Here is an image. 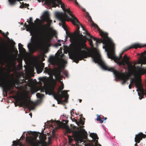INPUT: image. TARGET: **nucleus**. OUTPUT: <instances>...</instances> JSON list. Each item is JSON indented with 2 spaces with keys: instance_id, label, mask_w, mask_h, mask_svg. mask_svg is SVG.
<instances>
[{
  "instance_id": "nucleus-1",
  "label": "nucleus",
  "mask_w": 146,
  "mask_h": 146,
  "mask_svg": "<svg viewBox=\"0 0 146 146\" xmlns=\"http://www.w3.org/2000/svg\"><path fill=\"white\" fill-rule=\"evenodd\" d=\"M39 2L42 1L43 2L45 1V4L51 6L52 7H60L59 5H61L60 7L64 11L63 12H57L56 13L55 15L56 17L58 19L61 23L62 27L65 30H67L65 24L66 21H71L73 24L77 26L80 25L83 31H84L86 35L89 36L87 38L90 42V45L92 47H93V44L92 40L96 41V46H98V43H102L104 45L103 48L106 50L110 48L112 51H113L115 48V45L112 40L108 36V34L107 33L104 32L100 29L97 25L93 23V25L97 27L99 31L100 35L103 38V39H98L91 35L89 33L84 27L83 25H81L79 22L77 18L73 15L71 11L70 8L66 9L64 4L62 3L60 0H37Z\"/></svg>"
},
{
  "instance_id": "nucleus-2",
  "label": "nucleus",
  "mask_w": 146,
  "mask_h": 146,
  "mask_svg": "<svg viewBox=\"0 0 146 146\" xmlns=\"http://www.w3.org/2000/svg\"><path fill=\"white\" fill-rule=\"evenodd\" d=\"M79 29L80 27H77L76 31L74 33H77L76 36L79 43V45L78 46V52L76 54L70 56L69 58L73 60L76 63H78L80 60L83 59L85 60L84 59V58L91 57L92 58L93 61L95 63H98L102 69L113 72L116 78L123 80L121 83L122 84L124 85L125 84L129 79V76L126 74L121 73L116 70L114 69V68L110 67L107 66L102 60L100 53L98 50H95L92 51L88 50L87 51L81 50L83 46L85 44L86 40L89 41L87 39L89 36L86 35L87 36H84V37H82L83 35L81 33L80 34ZM83 33L86 34L85 31ZM89 44H90V43Z\"/></svg>"
},
{
  "instance_id": "nucleus-3",
  "label": "nucleus",
  "mask_w": 146,
  "mask_h": 146,
  "mask_svg": "<svg viewBox=\"0 0 146 146\" xmlns=\"http://www.w3.org/2000/svg\"><path fill=\"white\" fill-rule=\"evenodd\" d=\"M129 58L125 54L123 60L119 62V65L125 66L127 65L128 70L132 71L135 75L140 76L144 75L146 72V57L140 58L137 64H141L140 66L133 65L131 62L129 61Z\"/></svg>"
},
{
  "instance_id": "nucleus-4",
  "label": "nucleus",
  "mask_w": 146,
  "mask_h": 146,
  "mask_svg": "<svg viewBox=\"0 0 146 146\" xmlns=\"http://www.w3.org/2000/svg\"><path fill=\"white\" fill-rule=\"evenodd\" d=\"M3 69L0 67V70L1 71V73L5 74L4 76H0V86L2 88L3 91L6 93L9 91L11 94H12L14 92V85L10 82L9 74L3 72Z\"/></svg>"
},
{
  "instance_id": "nucleus-5",
  "label": "nucleus",
  "mask_w": 146,
  "mask_h": 146,
  "mask_svg": "<svg viewBox=\"0 0 146 146\" xmlns=\"http://www.w3.org/2000/svg\"><path fill=\"white\" fill-rule=\"evenodd\" d=\"M84 126L83 125L80 126V131L75 127L68 128L67 131L68 133H72V137L74 138L75 141L78 143H81L83 141V140L80 135V133L83 134L87 133L85 130L82 129Z\"/></svg>"
},
{
  "instance_id": "nucleus-6",
  "label": "nucleus",
  "mask_w": 146,
  "mask_h": 146,
  "mask_svg": "<svg viewBox=\"0 0 146 146\" xmlns=\"http://www.w3.org/2000/svg\"><path fill=\"white\" fill-rule=\"evenodd\" d=\"M43 19L44 21L47 23V24L42 25V31L40 33L44 36L48 37L49 34L48 31L50 30V25L52 22V21L50 19V14L48 11H45L44 12L43 15Z\"/></svg>"
},
{
  "instance_id": "nucleus-7",
  "label": "nucleus",
  "mask_w": 146,
  "mask_h": 146,
  "mask_svg": "<svg viewBox=\"0 0 146 146\" xmlns=\"http://www.w3.org/2000/svg\"><path fill=\"white\" fill-rule=\"evenodd\" d=\"M17 102L20 103L21 106L28 108L29 110H34L35 106L33 105L34 104L31 101H28L25 98V96L17 97Z\"/></svg>"
},
{
  "instance_id": "nucleus-8",
  "label": "nucleus",
  "mask_w": 146,
  "mask_h": 146,
  "mask_svg": "<svg viewBox=\"0 0 146 146\" xmlns=\"http://www.w3.org/2000/svg\"><path fill=\"white\" fill-rule=\"evenodd\" d=\"M132 72L135 75L138 76L139 77V79H135V80L132 79L130 80V83H131V84L133 85V83H135V86L138 89L140 92H141L143 95H144L145 94L144 90L143 88L141 82V76L142 75L140 76H137L135 74L132 72Z\"/></svg>"
},
{
  "instance_id": "nucleus-9",
  "label": "nucleus",
  "mask_w": 146,
  "mask_h": 146,
  "mask_svg": "<svg viewBox=\"0 0 146 146\" xmlns=\"http://www.w3.org/2000/svg\"><path fill=\"white\" fill-rule=\"evenodd\" d=\"M29 25H27L26 23L24 25V26L27 29L26 30L29 31L31 34H35L36 33V24L33 23V19L32 17L29 18V21H27Z\"/></svg>"
},
{
  "instance_id": "nucleus-10",
  "label": "nucleus",
  "mask_w": 146,
  "mask_h": 146,
  "mask_svg": "<svg viewBox=\"0 0 146 146\" xmlns=\"http://www.w3.org/2000/svg\"><path fill=\"white\" fill-rule=\"evenodd\" d=\"M66 63V61L62 59L60 62L61 67L58 68H56L54 71V75L56 78L62 79L63 76L61 75V73L62 72V68H64V65Z\"/></svg>"
},
{
  "instance_id": "nucleus-11",
  "label": "nucleus",
  "mask_w": 146,
  "mask_h": 146,
  "mask_svg": "<svg viewBox=\"0 0 146 146\" xmlns=\"http://www.w3.org/2000/svg\"><path fill=\"white\" fill-rule=\"evenodd\" d=\"M66 33L67 35L69 36L70 38V40L71 42L73 43L76 45V48L78 50V46L79 45V43H78L77 40V37L76 36V35L77 33H75L72 34L70 33L67 30H65Z\"/></svg>"
},
{
  "instance_id": "nucleus-12",
  "label": "nucleus",
  "mask_w": 146,
  "mask_h": 146,
  "mask_svg": "<svg viewBox=\"0 0 146 146\" xmlns=\"http://www.w3.org/2000/svg\"><path fill=\"white\" fill-rule=\"evenodd\" d=\"M39 36L35 35L32 40V43L38 46H42L44 44V41L43 38Z\"/></svg>"
},
{
  "instance_id": "nucleus-13",
  "label": "nucleus",
  "mask_w": 146,
  "mask_h": 146,
  "mask_svg": "<svg viewBox=\"0 0 146 146\" xmlns=\"http://www.w3.org/2000/svg\"><path fill=\"white\" fill-rule=\"evenodd\" d=\"M26 142L31 146H39L41 143L40 141L36 140L34 138L31 137L26 138Z\"/></svg>"
},
{
  "instance_id": "nucleus-14",
  "label": "nucleus",
  "mask_w": 146,
  "mask_h": 146,
  "mask_svg": "<svg viewBox=\"0 0 146 146\" xmlns=\"http://www.w3.org/2000/svg\"><path fill=\"white\" fill-rule=\"evenodd\" d=\"M66 90H63L62 91L60 89L57 90V94L54 95V97L55 100L57 101L58 104H59V101H58V99L61 100L64 96L65 94L67 92Z\"/></svg>"
},
{
  "instance_id": "nucleus-15",
  "label": "nucleus",
  "mask_w": 146,
  "mask_h": 146,
  "mask_svg": "<svg viewBox=\"0 0 146 146\" xmlns=\"http://www.w3.org/2000/svg\"><path fill=\"white\" fill-rule=\"evenodd\" d=\"M44 89L46 92H47L49 93L54 92L55 85L49 86L45 82H44Z\"/></svg>"
},
{
  "instance_id": "nucleus-16",
  "label": "nucleus",
  "mask_w": 146,
  "mask_h": 146,
  "mask_svg": "<svg viewBox=\"0 0 146 146\" xmlns=\"http://www.w3.org/2000/svg\"><path fill=\"white\" fill-rule=\"evenodd\" d=\"M146 137V135L143 134L142 132H140L137 135H136L135 138V142L137 143H139L141 140H142L143 138H145Z\"/></svg>"
},
{
  "instance_id": "nucleus-17",
  "label": "nucleus",
  "mask_w": 146,
  "mask_h": 146,
  "mask_svg": "<svg viewBox=\"0 0 146 146\" xmlns=\"http://www.w3.org/2000/svg\"><path fill=\"white\" fill-rule=\"evenodd\" d=\"M108 56V58L111 59L115 60H118L122 58L121 57L120 55L119 57H117L116 56L114 53L113 51H111L110 52H107Z\"/></svg>"
},
{
  "instance_id": "nucleus-18",
  "label": "nucleus",
  "mask_w": 146,
  "mask_h": 146,
  "mask_svg": "<svg viewBox=\"0 0 146 146\" xmlns=\"http://www.w3.org/2000/svg\"><path fill=\"white\" fill-rule=\"evenodd\" d=\"M54 121L58 126L60 127H62L66 125V123L68 122V120L64 119H62V122L59 121H56L55 120Z\"/></svg>"
},
{
  "instance_id": "nucleus-19",
  "label": "nucleus",
  "mask_w": 146,
  "mask_h": 146,
  "mask_svg": "<svg viewBox=\"0 0 146 146\" xmlns=\"http://www.w3.org/2000/svg\"><path fill=\"white\" fill-rule=\"evenodd\" d=\"M144 46L146 47V44L143 45L139 43H136L133 44L132 45V46L129 48H133L137 49L138 48H141ZM144 52L145 54L146 55V51H145Z\"/></svg>"
},
{
  "instance_id": "nucleus-20",
  "label": "nucleus",
  "mask_w": 146,
  "mask_h": 146,
  "mask_svg": "<svg viewBox=\"0 0 146 146\" xmlns=\"http://www.w3.org/2000/svg\"><path fill=\"white\" fill-rule=\"evenodd\" d=\"M64 96V97H63V98H65V99L64 100H62L63 98H62L61 100H60V99H58V101H59V104H60V103L62 104L63 103H67V102L68 99L69 97V95L67 94V92L66 93Z\"/></svg>"
},
{
  "instance_id": "nucleus-21",
  "label": "nucleus",
  "mask_w": 146,
  "mask_h": 146,
  "mask_svg": "<svg viewBox=\"0 0 146 146\" xmlns=\"http://www.w3.org/2000/svg\"><path fill=\"white\" fill-rule=\"evenodd\" d=\"M27 47L31 53H33L36 51V48L33 44L29 43Z\"/></svg>"
},
{
  "instance_id": "nucleus-22",
  "label": "nucleus",
  "mask_w": 146,
  "mask_h": 146,
  "mask_svg": "<svg viewBox=\"0 0 146 146\" xmlns=\"http://www.w3.org/2000/svg\"><path fill=\"white\" fill-rule=\"evenodd\" d=\"M44 67V64L43 63L38 66L37 67L36 69L37 73L38 74L41 73L42 72Z\"/></svg>"
},
{
  "instance_id": "nucleus-23",
  "label": "nucleus",
  "mask_w": 146,
  "mask_h": 146,
  "mask_svg": "<svg viewBox=\"0 0 146 146\" xmlns=\"http://www.w3.org/2000/svg\"><path fill=\"white\" fill-rule=\"evenodd\" d=\"M90 136L92 138L94 139L95 140L96 139H98V137L96 133H91L90 134Z\"/></svg>"
},
{
  "instance_id": "nucleus-24",
  "label": "nucleus",
  "mask_w": 146,
  "mask_h": 146,
  "mask_svg": "<svg viewBox=\"0 0 146 146\" xmlns=\"http://www.w3.org/2000/svg\"><path fill=\"white\" fill-rule=\"evenodd\" d=\"M13 145L15 146L17 145H22V144L21 143L19 140H18L17 141H13Z\"/></svg>"
},
{
  "instance_id": "nucleus-25",
  "label": "nucleus",
  "mask_w": 146,
  "mask_h": 146,
  "mask_svg": "<svg viewBox=\"0 0 146 146\" xmlns=\"http://www.w3.org/2000/svg\"><path fill=\"white\" fill-rule=\"evenodd\" d=\"M23 0H8L10 4L11 5H13L16 4L17 1H20Z\"/></svg>"
},
{
  "instance_id": "nucleus-26",
  "label": "nucleus",
  "mask_w": 146,
  "mask_h": 146,
  "mask_svg": "<svg viewBox=\"0 0 146 146\" xmlns=\"http://www.w3.org/2000/svg\"><path fill=\"white\" fill-rule=\"evenodd\" d=\"M29 6V4H27L26 3L24 4L23 2L22 3L21 5L20 6V8H23L24 7H27Z\"/></svg>"
},
{
  "instance_id": "nucleus-27",
  "label": "nucleus",
  "mask_w": 146,
  "mask_h": 146,
  "mask_svg": "<svg viewBox=\"0 0 146 146\" xmlns=\"http://www.w3.org/2000/svg\"><path fill=\"white\" fill-rule=\"evenodd\" d=\"M71 119L72 121H73V119ZM74 120L75 121H77V120H78V121H79V122L80 124L82 125H83L84 124V121L82 120V119H74Z\"/></svg>"
},
{
  "instance_id": "nucleus-28",
  "label": "nucleus",
  "mask_w": 146,
  "mask_h": 146,
  "mask_svg": "<svg viewBox=\"0 0 146 146\" xmlns=\"http://www.w3.org/2000/svg\"><path fill=\"white\" fill-rule=\"evenodd\" d=\"M0 33L3 36L6 37L9 40V38L7 36V35H6L5 33L3 32L1 30H0Z\"/></svg>"
},
{
  "instance_id": "nucleus-29",
  "label": "nucleus",
  "mask_w": 146,
  "mask_h": 146,
  "mask_svg": "<svg viewBox=\"0 0 146 146\" xmlns=\"http://www.w3.org/2000/svg\"><path fill=\"white\" fill-rule=\"evenodd\" d=\"M132 46V45L130 47H129L126 49H125V50H124V51H123L120 54V56H121V58L122 57V55L123 54V52H124L125 51H127V50H128L129 49H130L131 48H129L131 47V46Z\"/></svg>"
},
{
  "instance_id": "nucleus-30",
  "label": "nucleus",
  "mask_w": 146,
  "mask_h": 146,
  "mask_svg": "<svg viewBox=\"0 0 146 146\" xmlns=\"http://www.w3.org/2000/svg\"><path fill=\"white\" fill-rule=\"evenodd\" d=\"M42 94H40L39 93H37L36 94V96L37 97L40 98H42Z\"/></svg>"
},
{
  "instance_id": "nucleus-31",
  "label": "nucleus",
  "mask_w": 146,
  "mask_h": 146,
  "mask_svg": "<svg viewBox=\"0 0 146 146\" xmlns=\"http://www.w3.org/2000/svg\"><path fill=\"white\" fill-rule=\"evenodd\" d=\"M68 137L69 139V143H71L73 141V139L71 138V136L70 135H68Z\"/></svg>"
},
{
  "instance_id": "nucleus-32",
  "label": "nucleus",
  "mask_w": 146,
  "mask_h": 146,
  "mask_svg": "<svg viewBox=\"0 0 146 146\" xmlns=\"http://www.w3.org/2000/svg\"><path fill=\"white\" fill-rule=\"evenodd\" d=\"M64 88V84L62 82L61 86L59 87V89H60V90H62Z\"/></svg>"
},
{
  "instance_id": "nucleus-33",
  "label": "nucleus",
  "mask_w": 146,
  "mask_h": 146,
  "mask_svg": "<svg viewBox=\"0 0 146 146\" xmlns=\"http://www.w3.org/2000/svg\"><path fill=\"white\" fill-rule=\"evenodd\" d=\"M61 42L60 40H58V43H56V46H60L61 45V44L60 43Z\"/></svg>"
},
{
  "instance_id": "nucleus-34",
  "label": "nucleus",
  "mask_w": 146,
  "mask_h": 146,
  "mask_svg": "<svg viewBox=\"0 0 146 146\" xmlns=\"http://www.w3.org/2000/svg\"><path fill=\"white\" fill-rule=\"evenodd\" d=\"M63 74H64L66 77L68 78V74L67 72L65 71H64L62 72Z\"/></svg>"
},
{
  "instance_id": "nucleus-35",
  "label": "nucleus",
  "mask_w": 146,
  "mask_h": 146,
  "mask_svg": "<svg viewBox=\"0 0 146 146\" xmlns=\"http://www.w3.org/2000/svg\"><path fill=\"white\" fill-rule=\"evenodd\" d=\"M19 49V50H20V49L23 48V45L21 44L20 43H19L18 44Z\"/></svg>"
},
{
  "instance_id": "nucleus-36",
  "label": "nucleus",
  "mask_w": 146,
  "mask_h": 146,
  "mask_svg": "<svg viewBox=\"0 0 146 146\" xmlns=\"http://www.w3.org/2000/svg\"><path fill=\"white\" fill-rule=\"evenodd\" d=\"M101 146V145L98 143V140H96V142L95 143V146Z\"/></svg>"
},
{
  "instance_id": "nucleus-37",
  "label": "nucleus",
  "mask_w": 146,
  "mask_h": 146,
  "mask_svg": "<svg viewBox=\"0 0 146 146\" xmlns=\"http://www.w3.org/2000/svg\"><path fill=\"white\" fill-rule=\"evenodd\" d=\"M96 120L100 123H102L103 122L104 120H102V119H96Z\"/></svg>"
},
{
  "instance_id": "nucleus-38",
  "label": "nucleus",
  "mask_w": 146,
  "mask_h": 146,
  "mask_svg": "<svg viewBox=\"0 0 146 146\" xmlns=\"http://www.w3.org/2000/svg\"><path fill=\"white\" fill-rule=\"evenodd\" d=\"M20 51H21L23 52H24L25 51V49L23 48H21L20 49V50H19Z\"/></svg>"
},
{
  "instance_id": "nucleus-39",
  "label": "nucleus",
  "mask_w": 146,
  "mask_h": 146,
  "mask_svg": "<svg viewBox=\"0 0 146 146\" xmlns=\"http://www.w3.org/2000/svg\"><path fill=\"white\" fill-rule=\"evenodd\" d=\"M79 116L80 117L79 119H85L83 117V115L82 114L80 115Z\"/></svg>"
},
{
  "instance_id": "nucleus-40",
  "label": "nucleus",
  "mask_w": 146,
  "mask_h": 146,
  "mask_svg": "<svg viewBox=\"0 0 146 146\" xmlns=\"http://www.w3.org/2000/svg\"><path fill=\"white\" fill-rule=\"evenodd\" d=\"M15 59H13L12 60V63L14 65H15Z\"/></svg>"
},
{
  "instance_id": "nucleus-41",
  "label": "nucleus",
  "mask_w": 146,
  "mask_h": 146,
  "mask_svg": "<svg viewBox=\"0 0 146 146\" xmlns=\"http://www.w3.org/2000/svg\"><path fill=\"white\" fill-rule=\"evenodd\" d=\"M45 72H48V68L47 67H46L45 68Z\"/></svg>"
},
{
  "instance_id": "nucleus-42",
  "label": "nucleus",
  "mask_w": 146,
  "mask_h": 146,
  "mask_svg": "<svg viewBox=\"0 0 146 146\" xmlns=\"http://www.w3.org/2000/svg\"><path fill=\"white\" fill-rule=\"evenodd\" d=\"M96 115L97 116V119H101L100 115H99L98 114H97Z\"/></svg>"
},
{
  "instance_id": "nucleus-43",
  "label": "nucleus",
  "mask_w": 146,
  "mask_h": 146,
  "mask_svg": "<svg viewBox=\"0 0 146 146\" xmlns=\"http://www.w3.org/2000/svg\"><path fill=\"white\" fill-rule=\"evenodd\" d=\"M131 85H132L131 84V83H130V84H129V89H131V87H132Z\"/></svg>"
},
{
  "instance_id": "nucleus-44",
  "label": "nucleus",
  "mask_w": 146,
  "mask_h": 146,
  "mask_svg": "<svg viewBox=\"0 0 146 146\" xmlns=\"http://www.w3.org/2000/svg\"><path fill=\"white\" fill-rule=\"evenodd\" d=\"M36 20H37L38 21V23H38V22L40 21L39 19H38L36 18V20L35 21V23H36Z\"/></svg>"
},
{
  "instance_id": "nucleus-45",
  "label": "nucleus",
  "mask_w": 146,
  "mask_h": 146,
  "mask_svg": "<svg viewBox=\"0 0 146 146\" xmlns=\"http://www.w3.org/2000/svg\"><path fill=\"white\" fill-rule=\"evenodd\" d=\"M20 83V82L19 81H18L16 82V84L18 85V84H19Z\"/></svg>"
},
{
  "instance_id": "nucleus-46",
  "label": "nucleus",
  "mask_w": 146,
  "mask_h": 146,
  "mask_svg": "<svg viewBox=\"0 0 146 146\" xmlns=\"http://www.w3.org/2000/svg\"><path fill=\"white\" fill-rule=\"evenodd\" d=\"M32 113H29V115L30 116H31V118H32Z\"/></svg>"
},
{
  "instance_id": "nucleus-47",
  "label": "nucleus",
  "mask_w": 146,
  "mask_h": 146,
  "mask_svg": "<svg viewBox=\"0 0 146 146\" xmlns=\"http://www.w3.org/2000/svg\"><path fill=\"white\" fill-rule=\"evenodd\" d=\"M72 113H74L73 112V111H70V113H71V115H72Z\"/></svg>"
},
{
  "instance_id": "nucleus-48",
  "label": "nucleus",
  "mask_w": 146,
  "mask_h": 146,
  "mask_svg": "<svg viewBox=\"0 0 146 146\" xmlns=\"http://www.w3.org/2000/svg\"><path fill=\"white\" fill-rule=\"evenodd\" d=\"M14 87H15V88H16V89H18L19 87L18 86H15V85H14Z\"/></svg>"
},
{
  "instance_id": "nucleus-49",
  "label": "nucleus",
  "mask_w": 146,
  "mask_h": 146,
  "mask_svg": "<svg viewBox=\"0 0 146 146\" xmlns=\"http://www.w3.org/2000/svg\"><path fill=\"white\" fill-rule=\"evenodd\" d=\"M135 146H138V145L137 143H135Z\"/></svg>"
},
{
  "instance_id": "nucleus-50",
  "label": "nucleus",
  "mask_w": 146,
  "mask_h": 146,
  "mask_svg": "<svg viewBox=\"0 0 146 146\" xmlns=\"http://www.w3.org/2000/svg\"><path fill=\"white\" fill-rule=\"evenodd\" d=\"M79 102L80 103V102H82V100H81V99H79Z\"/></svg>"
},
{
  "instance_id": "nucleus-51",
  "label": "nucleus",
  "mask_w": 146,
  "mask_h": 146,
  "mask_svg": "<svg viewBox=\"0 0 146 146\" xmlns=\"http://www.w3.org/2000/svg\"><path fill=\"white\" fill-rule=\"evenodd\" d=\"M72 146H78V145H75L74 144H73Z\"/></svg>"
},
{
  "instance_id": "nucleus-52",
  "label": "nucleus",
  "mask_w": 146,
  "mask_h": 146,
  "mask_svg": "<svg viewBox=\"0 0 146 146\" xmlns=\"http://www.w3.org/2000/svg\"><path fill=\"white\" fill-rule=\"evenodd\" d=\"M41 142V143H41V142ZM40 145V144H39ZM40 145H39V146ZM40 146H44V145L43 144H42Z\"/></svg>"
},
{
  "instance_id": "nucleus-53",
  "label": "nucleus",
  "mask_w": 146,
  "mask_h": 146,
  "mask_svg": "<svg viewBox=\"0 0 146 146\" xmlns=\"http://www.w3.org/2000/svg\"><path fill=\"white\" fill-rule=\"evenodd\" d=\"M90 17V19H91V21H92V19H91V17Z\"/></svg>"
},
{
  "instance_id": "nucleus-54",
  "label": "nucleus",
  "mask_w": 146,
  "mask_h": 146,
  "mask_svg": "<svg viewBox=\"0 0 146 146\" xmlns=\"http://www.w3.org/2000/svg\"><path fill=\"white\" fill-rule=\"evenodd\" d=\"M6 34H5V35H7L9 34V33H8V32H7V33H6Z\"/></svg>"
},
{
  "instance_id": "nucleus-55",
  "label": "nucleus",
  "mask_w": 146,
  "mask_h": 146,
  "mask_svg": "<svg viewBox=\"0 0 146 146\" xmlns=\"http://www.w3.org/2000/svg\"><path fill=\"white\" fill-rule=\"evenodd\" d=\"M20 139V140H22L23 139V138H22V137H21Z\"/></svg>"
},
{
  "instance_id": "nucleus-56",
  "label": "nucleus",
  "mask_w": 146,
  "mask_h": 146,
  "mask_svg": "<svg viewBox=\"0 0 146 146\" xmlns=\"http://www.w3.org/2000/svg\"><path fill=\"white\" fill-rule=\"evenodd\" d=\"M138 94H139V96H140V94L139 93H138Z\"/></svg>"
},
{
  "instance_id": "nucleus-57",
  "label": "nucleus",
  "mask_w": 146,
  "mask_h": 146,
  "mask_svg": "<svg viewBox=\"0 0 146 146\" xmlns=\"http://www.w3.org/2000/svg\"><path fill=\"white\" fill-rule=\"evenodd\" d=\"M102 119H107V117L104 118V117Z\"/></svg>"
},
{
  "instance_id": "nucleus-58",
  "label": "nucleus",
  "mask_w": 146,
  "mask_h": 146,
  "mask_svg": "<svg viewBox=\"0 0 146 146\" xmlns=\"http://www.w3.org/2000/svg\"><path fill=\"white\" fill-rule=\"evenodd\" d=\"M70 119H72L71 117H70ZM73 119H75V117H74V118H73Z\"/></svg>"
},
{
  "instance_id": "nucleus-59",
  "label": "nucleus",
  "mask_w": 146,
  "mask_h": 146,
  "mask_svg": "<svg viewBox=\"0 0 146 146\" xmlns=\"http://www.w3.org/2000/svg\"><path fill=\"white\" fill-rule=\"evenodd\" d=\"M143 98V97H142V96L141 97V98H140V99H142V98Z\"/></svg>"
},
{
  "instance_id": "nucleus-60",
  "label": "nucleus",
  "mask_w": 146,
  "mask_h": 146,
  "mask_svg": "<svg viewBox=\"0 0 146 146\" xmlns=\"http://www.w3.org/2000/svg\"><path fill=\"white\" fill-rule=\"evenodd\" d=\"M65 117H66L67 119V118H68L67 117H66V115H65Z\"/></svg>"
},
{
  "instance_id": "nucleus-61",
  "label": "nucleus",
  "mask_w": 146,
  "mask_h": 146,
  "mask_svg": "<svg viewBox=\"0 0 146 146\" xmlns=\"http://www.w3.org/2000/svg\"><path fill=\"white\" fill-rule=\"evenodd\" d=\"M48 40V42H50V41L49 40Z\"/></svg>"
},
{
  "instance_id": "nucleus-62",
  "label": "nucleus",
  "mask_w": 146,
  "mask_h": 146,
  "mask_svg": "<svg viewBox=\"0 0 146 146\" xmlns=\"http://www.w3.org/2000/svg\"><path fill=\"white\" fill-rule=\"evenodd\" d=\"M105 120H106V119H104Z\"/></svg>"
},
{
  "instance_id": "nucleus-63",
  "label": "nucleus",
  "mask_w": 146,
  "mask_h": 146,
  "mask_svg": "<svg viewBox=\"0 0 146 146\" xmlns=\"http://www.w3.org/2000/svg\"><path fill=\"white\" fill-rule=\"evenodd\" d=\"M23 81H22V83L23 82Z\"/></svg>"
}]
</instances>
